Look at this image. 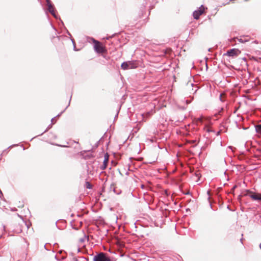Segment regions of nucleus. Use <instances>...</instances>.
Masks as SVG:
<instances>
[{
	"instance_id": "1",
	"label": "nucleus",
	"mask_w": 261,
	"mask_h": 261,
	"mask_svg": "<svg viewBox=\"0 0 261 261\" xmlns=\"http://www.w3.org/2000/svg\"><path fill=\"white\" fill-rule=\"evenodd\" d=\"M137 66L138 63L136 61L124 62L121 64V68L124 70L136 68Z\"/></svg>"
},
{
	"instance_id": "2",
	"label": "nucleus",
	"mask_w": 261,
	"mask_h": 261,
	"mask_svg": "<svg viewBox=\"0 0 261 261\" xmlns=\"http://www.w3.org/2000/svg\"><path fill=\"white\" fill-rule=\"evenodd\" d=\"M93 261H111V259L106 253L100 252L94 256Z\"/></svg>"
},
{
	"instance_id": "3",
	"label": "nucleus",
	"mask_w": 261,
	"mask_h": 261,
	"mask_svg": "<svg viewBox=\"0 0 261 261\" xmlns=\"http://www.w3.org/2000/svg\"><path fill=\"white\" fill-rule=\"evenodd\" d=\"M93 42L94 43V48L96 52L97 53H103L105 52L106 49L105 47L100 43L98 41L92 39Z\"/></svg>"
},
{
	"instance_id": "4",
	"label": "nucleus",
	"mask_w": 261,
	"mask_h": 261,
	"mask_svg": "<svg viewBox=\"0 0 261 261\" xmlns=\"http://www.w3.org/2000/svg\"><path fill=\"white\" fill-rule=\"evenodd\" d=\"M205 10V8L201 5L198 9L195 10L193 13V16L195 19H198L199 18V16L204 13Z\"/></svg>"
},
{
	"instance_id": "5",
	"label": "nucleus",
	"mask_w": 261,
	"mask_h": 261,
	"mask_svg": "<svg viewBox=\"0 0 261 261\" xmlns=\"http://www.w3.org/2000/svg\"><path fill=\"white\" fill-rule=\"evenodd\" d=\"M247 195L253 200H261V194L253 193L250 190H247Z\"/></svg>"
},
{
	"instance_id": "6",
	"label": "nucleus",
	"mask_w": 261,
	"mask_h": 261,
	"mask_svg": "<svg viewBox=\"0 0 261 261\" xmlns=\"http://www.w3.org/2000/svg\"><path fill=\"white\" fill-rule=\"evenodd\" d=\"M240 53V51L238 49L233 48L230 50H228L226 53V55L229 57H234L237 56Z\"/></svg>"
},
{
	"instance_id": "7",
	"label": "nucleus",
	"mask_w": 261,
	"mask_h": 261,
	"mask_svg": "<svg viewBox=\"0 0 261 261\" xmlns=\"http://www.w3.org/2000/svg\"><path fill=\"white\" fill-rule=\"evenodd\" d=\"M47 7H48V11L51 14V15L54 17L56 18L57 16L56 15L55 9L54 6L52 4H49V5L47 6Z\"/></svg>"
},
{
	"instance_id": "8",
	"label": "nucleus",
	"mask_w": 261,
	"mask_h": 261,
	"mask_svg": "<svg viewBox=\"0 0 261 261\" xmlns=\"http://www.w3.org/2000/svg\"><path fill=\"white\" fill-rule=\"evenodd\" d=\"M202 120H203V117H202L198 118L196 119L195 123L198 125H199L200 124H201L202 123Z\"/></svg>"
},
{
	"instance_id": "9",
	"label": "nucleus",
	"mask_w": 261,
	"mask_h": 261,
	"mask_svg": "<svg viewBox=\"0 0 261 261\" xmlns=\"http://www.w3.org/2000/svg\"><path fill=\"white\" fill-rule=\"evenodd\" d=\"M255 129L257 133L261 134V124L256 125Z\"/></svg>"
},
{
	"instance_id": "10",
	"label": "nucleus",
	"mask_w": 261,
	"mask_h": 261,
	"mask_svg": "<svg viewBox=\"0 0 261 261\" xmlns=\"http://www.w3.org/2000/svg\"><path fill=\"white\" fill-rule=\"evenodd\" d=\"M108 162V156H106L105 155V160H104V161H103V169L106 168Z\"/></svg>"
},
{
	"instance_id": "11",
	"label": "nucleus",
	"mask_w": 261,
	"mask_h": 261,
	"mask_svg": "<svg viewBox=\"0 0 261 261\" xmlns=\"http://www.w3.org/2000/svg\"><path fill=\"white\" fill-rule=\"evenodd\" d=\"M224 96H225L224 94H222V93L220 94L219 98H220V100L222 102L224 101V99L223 98Z\"/></svg>"
},
{
	"instance_id": "12",
	"label": "nucleus",
	"mask_w": 261,
	"mask_h": 261,
	"mask_svg": "<svg viewBox=\"0 0 261 261\" xmlns=\"http://www.w3.org/2000/svg\"><path fill=\"white\" fill-rule=\"evenodd\" d=\"M56 257L58 260H61L64 259L65 258V256L63 255L61 257H59L58 255H56Z\"/></svg>"
},
{
	"instance_id": "13",
	"label": "nucleus",
	"mask_w": 261,
	"mask_h": 261,
	"mask_svg": "<svg viewBox=\"0 0 261 261\" xmlns=\"http://www.w3.org/2000/svg\"><path fill=\"white\" fill-rule=\"evenodd\" d=\"M150 115H151V113L150 112H148L146 114H142V117H143V118H144L145 116H146V117L149 116Z\"/></svg>"
},
{
	"instance_id": "14",
	"label": "nucleus",
	"mask_w": 261,
	"mask_h": 261,
	"mask_svg": "<svg viewBox=\"0 0 261 261\" xmlns=\"http://www.w3.org/2000/svg\"><path fill=\"white\" fill-rule=\"evenodd\" d=\"M46 1L47 3V6L49 5V4H51L50 0H46Z\"/></svg>"
},
{
	"instance_id": "15",
	"label": "nucleus",
	"mask_w": 261,
	"mask_h": 261,
	"mask_svg": "<svg viewBox=\"0 0 261 261\" xmlns=\"http://www.w3.org/2000/svg\"><path fill=\"white\" fill-rule=\"evenodd\" d=\"M87 188H91V186H90V184L89 183V182H87Z\"/></svg>"
},
{
	"instance_id": "16",
	"label": "nucleus",
	"mask_w": 261,
	"mask_h": 261,
	"mask_svg": "<svg viewBox=\"0 0 261 261\" xmlns=\"http://www.w3.org/2000/svg\"><path fill=\"white\" fill-rule=\"evenodd\" d=\"M55 120V118H53L51 119V122L52 123H54V120Z\"/></svg>"
},
{
	"instance_id": "17",
	"label": "nucleus",
	"mask_w": 261,
	"mask_h": 261,
	"mask_svg": "<svg viewBox=\"0 0 261 261\" xmlns=\"http://www.w3.org/2000/svg\"><path fill=\"white\" fill-rule=\"evenodd\" d=\"M239 41L241 42H244V41L242 39H239Z\"/></svg>"
},
{
	"instance_id": "18",
	"label": "nucleus",
	"mask_w": 261,
	"mask_h": 261,
	"mask_svg": "<svg viewBox=\"0 0 261 261\" xmlns=\"http://www.w3.org/2000/svg\"><path fill=\"white\" fill-rule=\"evenodd\" d=\"M243 238H241V240H240V241L243 244Z\"/></svg>"
},
{
	"instance_id": "19",
	"label": "nucleus",
	"mask_w": 261,
	"mask_h": 261,
	"mask_svg": "<svg viewBox=\"0 0 261 261\" xmlns=\"http://www.w3.org/2000/svg\"><path fill=\"white\" fill-rule=\"evenodd\" d=\"M228 148L231 149H232V147L231 146H229Z\"/></svg>"
},
{
	"instance_id": "20",
	"label": "nucleus",
	"mask_w": 261,
	"mask_h": 261,
	"mask_svg": "<svg viewBox=\"0 0 261 261\" xmlns=\"http://www.w3.org/2000/svg\"><path fill=\"white\" fill-rule=\"evenodd\" d=\"M48 129H49V127L48 128L46 129V130H45L44 132L47 131Z\"/></svg>"
},
{
	"instance_id": "21",
	"label": "nucleus",
	"mask_w": 261,
	"mask_h": 261,
	"mask_svg": "<svg viewBox=\"0 0 261 261\" xmlns=\"http://www.w3.org/2000/svg\"><path fill=\"white\" fill-rule=\"evenodd\" d=\"M259 248H260V249H261V243H260V245H259Z\"/></svg>"
},
{
	"instance_id": "22",
	"label": "nucleus",
	"mask_w": 261,
	"mask_h": 261,
	"mask_svg": "<svg viewBox=\"0 0 261 261\" xmlns=\"http://www.w3.org/2000/svg\"><path fill=\"white\" fill-rule=\"evenodd\" d=\"M62 252H63L62 251H60L59 253L61 254L62 253Z\"/></svg>"
},
{
	"instance_id": "23",
	"label": "nucleus",
	"mask_w": 261,
	"mask_h": 261,
	"mask_svg": "<svg viewBox=\"0 0 261 261\" xmlns=\"http://www.w3.org/2000/svg\"><path fill=\"white\" fill-rule=\"evenodd\" d=\"M81 242L83 241H84V239H81L80 240Z\"/></svg>"
}]
</instances>
